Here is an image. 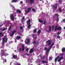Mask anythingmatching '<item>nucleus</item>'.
I'll list each match as a JSON object with an SVG mask.
<instances>
[{
    "mask_svg": "<svg viewBox=\"0 0 65 65\" xmlns=\"http://www.w3.org/2000/svg\"><path fill=\"white\" fill-rule=\"evenodd\" d=\"M58 59H59L58 60V61H60L62 59H63V57H59V56H58L55 59V62L56 63L57 62V60Z\"/></svg>",
    "mask_w": 65,
    "mask_h": 65,
    "instance_id": "obj_3",
    "label": "nucleus"
},
{
    "mask_svg": "<svg viewBox=\"0 0 65 65\" xmlns=\"http://www.w3.org/2000/svg\"><path fill=\"white\" fill-rule=\"evenodd\" d=\"M41 31V30H39L38 31V34H39L40 33V32Z\"/></svg>",
    "mask_w": 65,
    "mask_h": 65,
    "instance_id": "obj_30",
    "label": "nucleus"
},
{
    "mask_svg": "<svg viewBox=\"0 0 65 65\" xmlns=\"http://www.w3.org/2000/svg\"><path fill=\"white\" fill-rule=\"evenodd\" d=\"M11 63H12V62H10V65H11Z\"/></svg>",
    "mask_w": 65,
    "mask_h": 65,
    "instance_id": "obj_56",
    "label": "nucleus"
},
{
    "mask_svg": "<svg viewBox=\"0 0 65 65\" xmlns=\"http://www.w3.org/2000/svg\"><path fill=\"white\" fill-rule=\"evenodd\" d=\"M42 63H46V62H45V61L44 60H43V61H42Z\"/></svg>",
    "mask_w": 65,
    "mask_h": 65,
    "instance_id": "obj_33",
    "label": "nucleus"
},
{
    "mask_svg": "<svg viewBox=\"0 0 65 65\" xmlns=\"http://www.w3.org/2000/svg\"><path fill=\"white\" fill-rule=\"evenodd\" d=\"M45 24H46V22L45 21H44V25H45Z\"/></svg>",
    "mask_w": 65,
    "mask_h": 65,
    "instance_id": "obj_42",
    "label": "nucleus"
},
{
    "mask_svg": "<svg viewBox=\"0 0 65 65\" xmlns=\"http://www.w3.org/2000/svg\"><path fill=\"white\" fill-rule=\"evenodd\" d=\"M54 45V43H53L51 45V46L48 48V49H47V51H46V53L47 56V55H48V52H49L50 51V50H51V48H52V46H53Z\"/></svg>",
    "mask_w": 65,
    "mask_h": 65,
    "instance_id": "obj_2",
    "label": "nucleus"
},
{
    "mask_svg": "<svg viewBox=\"0 0 65 65\" xmlns=\"http://www.w3.org/2000/svg\"><path fill=\"white\" fill-rule=\"evenodd\" d=\"M7 29V28H4L3 30V31H5V30H6V29Z\"/></svg>",
    "mask_w": 65,
    "mask_h": 65,
    "instance_id": "obj_29",
    "label": "nucleus"
},
{
    "mask_svg": "<svg viewBox=\"0 0 65 65\" xmlns=\"http://www.w3.org/2000/svg\"><path fill=\"white\" fill-rule=\"evenodd\" d=\"M57 4H55V5H54V6H53V7H54V8H55V9H56V8H57Z\"/></svg>",
    "mask_w": 65,
    "mask_h": 65,
    "instance_id": "obj_18",
    "label": "nucleus"
},
{
    "mask_svg": "<svg viewBox=\"0 0 65 65\" xmlns=\"http://www.w3.org/2000/svg\"><path fill=\"white\" fill-rule=\"evenodd\" d=\"M63 22H65V19H63Z\"/></svg>",
    "mask_w": 65,
    "mask_h": 65,
    "instance_id": "obj_45",
    "label": "nucleus"
},
{
    "mask_svg": "<svg viewBox=\"0 0 65 65\" xmlns=\"http://www.w3.org/2000/svg\"><path fill=\"white\" fill-rule=\"evenodd\" d=\"M60 55L61 56H63V54H61Z\"/></svg>",
    "mask_w": 65,
    "mask_h": 65,
    "instance_id": "obj_37",
    "label": "nucleus"
},
{
    "mask_svg": "<svg viewBox=\"0 0 65 65\" xmlns=\"http://www.w3.org/2000/svg\"><path fill=\"white\" fill-rule=\"evenodd\" d=\"M33 49H31L30 50V53H33Z\"/></svg>",
    "mask_w": 65,
    "mask_h": 65,
    "instance_id": "obj_22",
    "label": "nucleus"
},
{
    "mask_svg": "<svg viewBox=\"0 0 65 65\" xmlns=\"http://www.w3.org/2000/svg\"><path fill=\"white\" fill-rule=\"evenodd\" d=\"M56 15L57 17V19L56 20V21H57V22H58V21H59V18H58V16H59V15L57 14H56Z\"/></svg>",
    "mask_w": 65,
    "mask_h": 65,
    "instance_id": "obj_14",
    "label": "nucleus"
},
{
    "mask_svg": "<svg viewBox=\"0 0 65 65\" xmlns=\"http://www.w3.org/2000/svg\"><path fill=\"white\" fill-rule=\"evenodd\" d=\"M14 52H16V50H15Z\"/></svg>",
    "mask_w": 65,
    "mask_h": 65,
    "instance_id": "obj_59",
    "label": "nucleus"
},
{
    "mask_svg": "<svg viewBox=\"0 0 65 65\" xmlns=\"http://www.w3.org/2000/svg\"><path fill=\"white\" fill-rule=\"evenodd\" d=\"M57 38H58L59 39V38H60V37L59 36H58L57 37Z\"/></svg>",
    "mask_w": 65,
    "mask_h": 65,
    "instance_id": "obj_38",
    "label": "nucleus"
},
{
    "mask_svg": "<svg viewBox=\"0 0 65 65\" xmlns=\"http://www.w3.org/2000/svg\"><path fill=\"white\" fill-rule=\"evenodd\" d=\"M30 22H31V20H28L27 22V23L28 25V29H30L31 27V24H30Z\"/></svg>",
    "mask_w": 65,
    "mask_h": 65,
    "instance_id": "obj_4",
    "label": "nucleus"
},
{
    "mask_svg": "<svg viewBox=\"0 0 65 65\" xmlns=\"http://www.w3.org/2000/svg\"><path fill=\"white\" fill-rule=\"evenodd\" d=\"M2 24H3L4 25H5V26L6 27H8V26H9L8 25V23L6 24V23H4V22H2Z\"/></svg>",
    "mask_w": 65,
    "mask_h": 65,
    "instance_id": "obj_10",
    "label": "nucleus"
},
{
    "mask_svg": "<svg viewBox=\"0 0 65 65\" xmlns=\"http://www.w3.org/2000/svg\"><path fill=\"white\" fill-rule=\"evenodd\" d=\"M17 12H19V13H21V11H20V10H18L17 11Z\"/></svg>",
    "mask_w": 65,
    "mask_h": 65,
    "instance_id": "obj_24",
    "label": "nucleus"
},
{
    "mask_svg": "<svg viewBox=\"0 0 65 65\" xmlns=\"http://www.w3.org/2000/svg\"><path fill=\"white\" fill-rule=\"evenodd\" d=\"M44 58H45V56H44V57H43L42 58V59H44Z\"/></svg>",
    "mask_w": 65,
    "mask_h": 65,
    "instance_id": "obj_51",
    "label": "nucleus"
},
{
    "mask_svg": "<svg viewBox=\"0 0 65 65\" xmlns=\"http://www.w3.org/2000/svg\"><path fill=\"white\" fill-rule=\"evenodd\" d=\"M39 22L40 23H43V21L40 19H39Z\"/></svg>",
    "mask_w": 65,
    "mask_h": 65,
    "instance_id": "obj_25",
    "label": "nucleus"
},
{
    "mask_svg": "<svg viewBox=\"0 0 65 65\" xmlns=\"http://www.w3.org/2000/svg\"><path fill=\"white\" fill-rule=\"evenodd\" d=\"M20 29H23V27H20Z\"/></svg>",
    "mask_w": 65,
    "mask_h": 65,
    "instance_id": "obj_46",
    "label": "nucleus"
},
{
    "mask_svg": "<svg viewBox=\"0 0 65 65\" xmlns=\"http://www.w3.org/2000/svg\"><path fill=\"white\" fill-rule=\"evenodd\" d=\"M2 55H4L5 56H8V54H7V53H2Z\"/></svg>",
    "mask_w": 65,
    "mask_h": 65,
    "instance_id": "obj_20",
    "label": "nucleus"
},
{
    "mask_svg": "<svg viewBox=\"0 0 65 65\" xmlns=\"http://www.w3.org/2000/svg\"><path fill=\"white\" fill-rule=\"evenodd\" d=\"M37 31V30H36V29H35L34 30V33H36Z\"/></svg>",
    "mask_w": 65,
    "mask_h": 65,
    "instance_id": "obj_28",
    "label": "nucleus"
},
{
    "mask_svg": "<svg viewBox=\"0 0 65 65\" xmlns=\"http://www.w3.org/2000/svg\"><path fill=\"white\" fill-rule=\"evenodd\" d=\"M52 58H53V57H50L49 58V59L50 60H52Z\"/></svg>",
    "mask_w": 65,
    "mask_h": 65,
    "instance_id": "obj_26",
    "label": "nucleus"
},
{
    "mask_svg": "<svg viewBox=\"0 0 65 65\" xmlns=\"http://www.w3.org/2000/svg\"><path fill=\"white\" fill-rule=\"evenodd\" d=\"M15 42H17V40H15Z\"/></svg>",
    "mask_w": 65,
    "mask_h": 65,
    "instance_id": "obj_52",
    "label": "nucleus"
},
{
    "mask_svg": "<svg viewBox=\"0 0 65 65\" xmlns=\"http://www.w3.org/2000/svg\"><path fill=\"white\" fill-rule=\"evenodd\" d=\"M34 36H35V34H34L32 35V37H34Z\"/></svg>",
    "mask_w": 65,
    "mask_h": 65,
    "instance_id": "obj_44",
    "label": "nucleus"
},
{
    "mask_svg": "<svg viewBox=\"0 0 65 65\" xmlns=\"http://www.w3.org/2000/svg\"><path fill=\"white\" fill-rule=\"evenodd\" d=\"M19 51H22V49H21V48H20Z\"/></svg>",
    "mask_w": 65,
    "mask_h": 65,
    "instance_id": "obj_49",
    "label": "nucleus"
},
{
    "mask_svg": "<svg viewBox=\"0 0 65 65\" xmlns=\"http://www.w3.org/2000/svg\"><path fill=\"white\" fill-rule=\"evenodd\" d=\"M27 56H28L29 55V54H27Z\"/></svg>",
    "mask_w": 65,
    "mask_h": 65,
    "instance_id": "obj_55",
    "label": "nucleus"
},
{
    "mask_svg": "<svg viewBox=\"0 0 65 65\" xmlns=\"http://www.w3.org/2000/svg\"><path fill=\"white\" fill-rule=\"evenodd\" d=\"M49 31L50 32L51 31V26H49Z\"/></svg>",
    "mask_w": 65,
    "mask_h": 65,
    "instance_id": "obj_27",
    "label": "nucleus"
},
{
    "mask_svg": "<svg viewBox=\"0 0 65 65\" xmlns=\"http://www.w3.org/2000/svg\"><path fill=\"white\" fill-rule=\"evenodd\" d=\"M35 1V0H30V3H34V2Z\"/></svg>",
    "mask_w": 65,
    "mask_h": 65,
    "instance_id": "obj_15",
    "label": "nucleus"
},
{
    "mask_svg": "<svg viewBox=\"0 0 65 65\" xmlns=\"http://www.w3.org/2000/svg\"><path fill=\"white\" fill-rule=\"evenodd\" d=\"M31 8H29L28 9V10L25 11V12H26V13H28V12H29V11H30V10H31Z\"/></svg>",
    "mask_w": 65,
    "mask_h": 65,
    "instance_id": "obj_11",
    "label": "nucleus"
},
{
    "mask_svg": "<svg viewBox=\"0 0 65 65\" xmlns=\"http://www.w3.org/2000/svg\"><path fill=\"white\" fill-rule=\"evenodd\" d=\"M32 11L34 12H35V10L34 9H32Z\"/></svg>",
    "mask_w": 65,
    "mask_h": 65,
    "instance_id": "obj_32",
    "label": "nucleus"
},
{
    "mask_svg": "<svg viewBox=\"0 0 65 65\" xmlns=\"http://www.w3.org/2000/svg\"><path fill=\"white\" fill-rule=\"evenodd\" d=\"M35 43H36V42L35 41H34L33 42V43H34V44H35Z\"/></svg>",
    "mask_w": 65,
    "mask_h": 65,
    "instance_id": "obj_48",
    "label": "nucleus"
},
{
    "mask_svg": "<svg viewBox=\"0 0 65 65\" xmlns=\"http://www.w3.org/2000/svg\"><path fill=\"white\" fill-rule=\"evenodd\" d=\"M1 59L2 60H4V62H3V63H4V62H6V59H4L3 58H2Z\"/></svg>",
    "mask_w": 65,
    "mask_h": 65,
    "instance_id": "obj_19",
    "label": "nucleus"
},
{
    "mask_svg": "<svg viewBox=\"0 0 65 65\" xmlns=\"http://www.w3.org/2000/svg\"><path fill=\"white\" fill-rule=\"evenodd\" d=\"M18 65H21V64H18Z\"/></svg>",
    "mask_w": 65,
    "mask_h": 65,
    "instance_id": "obj_57",
    "label": "nucleus"
},
{
    "mask_svg": "<svg viewBox=\"0 0 65 65\" xmlns=\"http://www.w3.org/2000/svg\"><path fill=\"white\" fill-rule=\"evenodd\" d=\"M30 40H29V39H26L25 42L26 44H29V42H30Z\"/></svg>",
    "mask_w": 65,
    "mask_h": 65,
    "instance_id": "obj_5",
    "label": "nucleus"
},
{
    "mask_svg": "<svg viewBox=\"0 0 65 65\" xmlns=\"http://www.w3.org/2000/svg\"><path fill=\"white\" fill-rule=\"evenodd\" d=\"M46 49H47V47H45L44 48V50H46Z\"/></svg>",
    "mask_w": 65,
    "mask_h": 65,
    "instance_id": "obj_47",
    "label": "nucleus"
},
{
    "mask_svg": "<svg viewBox=\"0 0 65 65\" xmlns=\"http://www.w3.org/2000/svg\"><path fill=\"white\" fill-rule=\"evenodd\" d=\"M57 54H56V56H57Z\"/></svg>",
    "mask_w": 65,
    "mask_h": 65,
    "instance_id": "obj_63",
    "label": "nucleus"
},
{
    "mask_svg": "<svg viewBox=\"0 0 65 65\" xmlns=\"http://www.w3.org/2000/svg\"><path fill=\"white\" fill-rule=\"evenodd\" d=\"M10 5L11 6H12V5Z\"/></svg>",
    "mask_w": 65,
    "mask_h": 65,
    "instance_id": "obj_62",
    "label": "nucleus"
},
{
    "mask_svg": "<svg viewBox=\"0 0 65 65\" xmlns=\"http://www.w3.org/2000/svg\"><path fill=\"white\" fill-rule=\"evenodd\" d=\"M12 9H13V10H14V9H15V8H14V7L13 6H12Z\"/></svg>",
    "mask_w": 65,
    "mask_h": 65,
    "instance_id": "obj_31",
    "label": "nucleus"
},
{
    "mask_svg": "<svg viewBox=\"0 0 65 65\" xmlns=\"http://www.w3.org/2000/svg\"><path fill=\"white\" fill-rule=\"evenodd\" d=\"M60 34V32H58V33H57V34H58V35H59V34Z\"/></svg>",
    "mask_w": 65,
    "mask_h": 65,
    "instance_id": "obj_50",
    "label": "nucleus"
},
{
    "mask_svg": "<svg viewBox=\"0 0 65 65\" xmlns=\"http://www.w3.org/2000/svg\"><path fill=\"white\" fill-rule=\"evenodd\" d=\"M61 1H62L61 0H59V2H61Z\"/></svg>",
    "mask_w": 65,
    "mask_h": 65,
    "instance_id": "obj_53",
    "label": "nucleus"
},
{
    "mask_svg": "<svg viewBox=\"0 0 65 65\" xmlns=\"http://www.w3.org/2000/svg\"><path fill=\"white\" fill-rule=\"evenodd\" d=\"M16 31V30H15L13 31L12 32V34H10V36H13V34H14L15 33V32Z\"/></svg>",
    "mask_w": 65,
    "mask_h": 65,
    "instance_id": "obj_9",
    "label": "nucleus"
},
{
    "mask_svg": "<svg viewBox=\"0 0 65 65\" xmlns=\"http://www.w3.org/2000/svg\"><path fill=\"white\" fill-rule=\"evenodd\" d=\"M7 21H7L5 23H7Z\"/></svg>",
    "mask_w": 65,
    "mask_h": 65,
    "instance_id": "obj_58",
    "label": "nucleus"
},
{
    "mask_svg": "<svg viewBox=\"0 0 65 65\" xmlns=\"http://www.w3.org/2000/svg\"><path fill=\"white\" fill-rule=\"evenodd\" d=\"M62 52H65V48H63L62 50Z\"/></svg>",
    "mask_w": 65,
    "mask_h": 65,
    "instance_id": "obj_23",
    "label": "nucleus"
},
{
    "mask_svg": "<svg viewBox=\"0 0 65 65\" xmlns=\"http://www.w3.org/2000/svg\"><path fill=\"white\" fill-rule=\"evenodd\" d=\"M21 36H18L17 37V39H18V40H19V39H20V38H21Z\"/></svg>",
    "mask_w": 65,
    "mask_h": 65,
    "instance_id": "obj_21",
    "label": "nucleus"
},
{
    "mask_svg": "<svg viewBox=\"0 0 65 65\" xmlns=\"http://www.w3.org/2000/svg\"><path fill=\"white\" fill-rule=\"evenodd\" d=\"M10 17L12 21H14V18L13 17V15H10Z\"/></svg>",
    "mask_w": 65,
    "mask_h": 65,
    "instance_id": "obj_8",
    "label": "nucleus"
},
{
    "mask_svg": "<svg viewBox=\"0 0 65 65\" xmlns=\"http://www.w3.org/2000/svg\"><path fill=\"white\" fill-rule=\"evenodd\" d=\"M11 26H10L9 28V30H10V29H11Z\"/></svg>",
    "mask_w": 65,
    "mask_h": 65,
    "instance_id": "obj_39",
    "label": "nucleus"
},
{
    "mask_svg": "<svg viewBox=\"0 0 65 65\" xmlns=\"http://www.w3.org/2000/svg\"><path fill=\"white\" fill-rule=\"evenodd\" d=\"M37 44H38V43H37Z\"/></svg>",
    "mask_w": 65,
    "mask_h": 65,
    "instance_id": "obj_64",
    "label": "nucleus"
},
{
    "mask_svg": "<svg viewBox=\"0 0 65 65\" xmlns=\"http://www.w3.org/2000/svg\"><path fill=\"white\" fill-rule=\"evenodd\" d=\"M62 30V29H61V27H59L58 28V26H56L55 28V30L56 31V30Z\"/></svg>",
    "mask_w": 65,
    "mask_h": 65,
    "instance_id": "obj_7",
    "label": "nucleus"
},
{
    "mask_svg": "<svg viewBox=\"0 0 65 65\" xmlns=\"http://www.w3.org/2000/svg\"><path fill=\"white\" fill-rule=\"evenodd\" d=\"M1 52H3V53H4V50H2L1 51Z\"/></svg>",
    "mask_w": 65,
    "mask_h": 65,
    "instance_id": "obj_41",
    "label": "nucleus"
},
{
    "mask_svg": "<svg viewBox=\"0 0 65 65\" xmlns=\"http://www.w3.org/2000/svg\"><path fill=\"white\" fill-rule=\"evenodd\" d=\"M3 25H0V27H1V26H3Z\"/></svg>",
    "mask_w": 65,
    "mask_h": 65,
    "instance_id": "obj_54",
    "label": "nucleus"
},
{
    "mask_svg": "<svg viewBox=\"0 0 65 65\" xmlns=\"http://www.w3.org/2000/svg\"><path fill=\"white\" fill-rule=\"evenodd\" d=\"M28 51H29V48H27L26 49V51H27V52H28Z\"/></svg>",
    "mask_w": 65,
    "mask_h": 65,
    "instance_id": "obj_34",
    "label": "nucleus"
},
{
    "mask_svg": "<svg viewBox=\"0 0 65 65\" xmlns=\"http://www.w3.org/2000/svg\"><path fill=\"white\" fill-rule=\"evenodd\" d=\"M3 36V34L1 32V31H0V37H2Z\"/></svg>",
    "mask_w": 65,
    "mask_h": 65,
    "instance_id": "obj_17",
    "label": "nucleus"
},
{
    "mask_svg": "<svg viewBox=\"0 0 65 65\" xmlns=\"http://www.w3.org/2000/svg\"><path fill=\"white\" fill-rule=\"evenodd\" d=\"M54 25H53L52 26V30H53L54 29Z\"/></svg>",
    "mask_w": 65,
    "mask_h": 65,
    "instance_id": "obj_35",
    "label": "nucleus"
},
{
    "mask_svg": "<svg viewBox=\"0 0 65 65\" xmlns=\"http://www.w3.org/2000/svg\"><path fill=\"white\" fill-rule=\"evenodd\" d=\"M40 1H42V0H39Z\"/></svg>",
    "mask_w": 65,
    "mask_h": 65,
    "instance_id": "obj_61",
    "label": "nucleus"
},
{
    "mask_svg": "<svg viewBox=\"0 0 65 65\" xmlns=\"http://www.w3.org/2000/svg\"><path fill=\"white\" fill-rule=\"evenodd\" d=\"M18 0H12L11 1V2H17Z\"/></svg>",
    "mask_w": 65,
    "mask_h": 65,
    "instance_id": "obj_13",
    "label": "nucleus"
},
{
    "mask_svg": "<svg viewBox=\"0 0 65 65\" xmlns=\"http://www.w3.org/2000/svg\"><path fill=\"white\" fill-rule=\"evenodd\" d=\"M46 42L49 46V45H51V41L50 40L47 41H46Z\"/></svg>",
    "mask_w": 65,
    "mask_h": 65,
    "instance_id": "obj_6",
    "label": "nucleus"
},
{
    "mask_svg": "<svg viewBox=\"0 0 65 65\" xmlns=\"http://www.w3.org/2000/svg\"><path fill=\"white\" fill-rule=\"evenodd\" d=\"M8 39L7 38L6 36H5L2 39V45H1V48H2L4 47V44H5V43H6Z\"/></svg>",
    "mask_w": 65,
    "mask_h": 65,
    "instance_id": "obj_1",
    "label": "nucleus"
},
{
    "mask_svg": "<svg viewBox=\"0 0 65 65\" xmlns=\"http://www.w3.org/2000/svg\"><path fill=\"white\" fill-rule=\"evenodd\" d=\"M24 19H25V17H23L22 18L23 20H24Z\"/></svg>",
    "mask_w": 65,
    "mask_h": 65,
    "instance_id": "obj_40",
    "label": "nucleus"
},
{
    "mask_svg": "<svg viewBox=\"0 0 65 65\" xmlns=\"http://www.w3.org/2000/svg\"><path fill=\"white\" fill-rule=\"evenodd\" d=\"M22 51H24V45L23 44H22Z\"/></svg>",
    "mask_w": 65,
    "mask_h": 65,
    "instance_id": "obj_12",
    "label": "nucleus"
},
{
    "mask_svg": "<svg viewBox=\"0 0 65 65\" xmlns=\"http://www.w3.org/2000/svg\"><path fill=\"white\" fill-rule=\"evenodd\" d=\"M64 29H65V27H64Z\"/></svg>",
    "mask_w": 65,
    "mask_h": 65,
    "instance_id": "obj_60",
    "label": "nucleus"
},
{
    "mask_svg": "<svg viewBox=\"0 0 65 65\" xmlns=\"http://www.w3.org/2000/svg\"><path fill=\"white\" fill-rule=\"evenodd\" d=\"M13 57L14 59H17L18 57L16 55H13Z\"/></svg>",
    "mask_w": 65,
    "mask_h": 65,
    "instance_id": "obj_16",
    "label": "nucleus"
},
{
    "mask_svg": "<svg viewBox=\"0 0 65 65\" xmlns=\"http://www.w3.org/2000/svg\"><path fill=\"white\" fill-rule=\"evenodd\" d=\"M59 11H60V12H61V9L60 8H59Z\"/></svg>",
    "mask_w": 65,
    "mask_h": 65,
    "instance_id": "obj_36",
    "label": "nucleus"
},
{
    "mask_svg": "<svg viewBox=\"0 0 65 65\" xmlns=\"http://www.w3.org/2000/svg\"><path fill=\"white\" fill-rule=\"evenodd\" d=\"M22 3H23V2H20V4H22Z\"/></svg>",
    "mask_w": 65,
    "mask_h": 65,
    "instance_id": "obj_43",
    "label": "nucleus"
}]
</instances>
